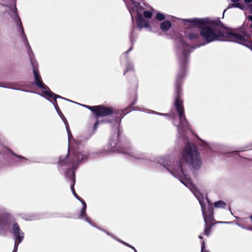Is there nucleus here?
Returning a JSON list of instances; mask_svg holds the SVG:
<instances>
[{
    "label": "nucleus",
    "mask_w": 252,
    "mask_h": 252,
    "mask_svg": "<svg viewBox=\"0 0 252 252\" xmlns=\"http://www.w3.org/2000/svg\"><path fill=\"white\" fill-rule=\"evenodd\" d=\"M130 86L132 87L134 90L133 92L129 96V99L131 102L125 109L117 110L112 107H109L104 105L85 106L86 108L92 112L96 120L93 127L94 132L97 130L99 124H112L114 122L118 123L126 114L135 109L134 105L137 100V89L138 88V81L136 77L134 76L132 81L130 82Z\"/></svg>",
    "instance_id": "obj_1"
},
{
    "label": "nucleus",
    "mask_w": 252,
    "mask_h": 252,
    "mask_svg": "<svg viewBox=\"0 0 252 252\" xmlns=\"http://www.w3.org/2000/svg\"><path fill=\"white\" fill-rule=\"evenodd\" d=\"M188 62V56L185 50L183 51V57L179 61V69L175 80V100L174 106L179 116L180 124L187 127L189 123L185 113L183 100L182 99V85L185 76Z\"/></svg>",
    "instance_id": "obj_2"
},
{
    "label": "nucleus",
    "mask_w": 252,
    "mask_h": 252,
    "mask_svg": "<svg viewBox=\"0 0 252 252\" xmlns=\"http://www.w3.org/2000/svg\"><path fill=\"white\" fill-rule=\"evenodd\" d=\"M184 162L190 165L194 169H199L202 164L199 152L194 146L189 143L186 144L183 149L178 163L180 172L186 178L183 168Z\"/></svg>",
    "instance_id": "obj_3"
},
{
    "label": "nucleus",
    "mask_w": 252,
    "mask_h": 252,
    "mask_svg": "<svg viewBox=\"0 0 252 252\" xmlns=\"http://www.w3.org/2000/svg\"><path fill=\"white\" fill-rule=\"evenodd\" d=\"M224 30H226V27L219 19L214 20L209 19L207 24L202 27L200 31V35L207 43L223 40Z\"/></svg>",
    "instance_id": "obj_4"
},
{
    "label": "nucleus",
    "mask_w": 252,
    "mask_h": 252,
    "mask_svg": "<svg viewBox=\"0 0 252 252\" xmlns=\"http://www.w3.org/2000/svg\"><path fill=\"white\" fill-rule=\"evenodd\" d=\"M208 205L207 209L204 204L200 201L202 215L204 220V230L203 235L209 236L211 232V228L215 224L218 223H223L222 221H216L214 217V208L211 201L207 198Z\"/></svg>",
    "instance_id": "obj_5"
},
{
    "label": "nucleus",
    "mask_w": 252,
    "mask_h": 252,
    "mask_svg": "<svg viewBox=\"0 0 252 252\" xmlns=\"http://www.w3.org/2000/svg\"><path fill=\"white\" fill-rule=\"evenodd\" d=\"M224 39L237 42L252 49V41H249L246 38L247 34L245 32L242 34L237 33L226 27V30H224Z\"/></svg>",
    "instance_id": "obj_6"
},
{
    "label": "nucleus",
    "mask_w": 252,
    "mask_h": 252,
    "mask_svg": "<svg viewBox=\"0 0 252 252\" xmlns=\"http://www.w3.org/2000/svg\"><path fill=\"white\" fill-rule=\"evenodd\" d=\"M120 133L119 130L112 134L110 138L109 142L105 148L106 152H117L120 153H126L125 150L122 147L120 142Z\"/></svg>",
    "instance_id": "obj_7"
},
{
    "label": "nucleus",
    "mask_w": 252,
    "mask_h": 252,
    "mask_svg": "<svg viewBox=\"0 0 252 252\" xmlns=\"http://www.w3.org/2000/svg\"><path fill=\"white\" fill-rule=\"evenodd\" d=\"M209 20V18L200 19L195 18L191 19H184L183 22L185 26H187V24L189 23L190 26L197 27L201 30L202 27H204L205 25L207 24Z\"/></svg>",
    "instance_id": "obj_8"
},
{
    "label": "nucleus",
    "mask_w": 252,
    "mask_h": 252,
    "mask_svg": "<svg viewBox=\"0 0 252 252\" xmlns=\"http://www.w3.org/2000/svg\"><path fill=\"white\" fill-rule=\"evenodd\" d=\"M33 75L34 78V84L38 88L44 90L49 89V87L46 86L42 81L41 77L37 69L33 68Z\"/></svg>",
    "instance_id": "obj_9"
},
{
    "label": "nucleus",
    "mask_w": 252,
    "mask_h": 252,
    "mask_svg": "<svg viewBox=\"0 0 252 252\" xmlns=\"http://www.w3.org/2000/svg\"><path fill=\"white\" fill-rule=\"evenodd\" d=\"M13 234L15 238V240H18L19 239L23 241L24 238V233L21 231L20 226L17 222H15L13 224L12 227Z\"/></svg>",
    "instance_id": "obj_10"
},
{
    "label": "nucleus",
    "mask_w": 252,
    "mask_h": 252,
    "mask_svg": "<svg viewBox=\"0 0 252 252\" xmlns=\"http://www.w3.org/2000/svg\"><path fill=\"white\" fill-rule=\"evenodd\" d=\"M69 179L71 182L70 189L74 196L80 201H82L83 199L76 193L74 189V185L75 184V173L74 171L72 172L71 175L69 177Z\"/></svg>",
    "instance_id": "obj_11"
},
{
    "label": "nucleus",
    "mask_w": 252,
    "mask_h": 252,
    "mask_svg": "<svg viewBox=\"0 0 252 252\" xmlns=\"http://www.w3.org/2000/svg\"><path fill=\"white\" fill-rule=\"evenodd\" d=\"M136 23L138 27L140 29L150 27V24L148 22L144 19L142 15L140 14L137 15L136 17Z\"/></svg>",
    "instance_id": "obj_12"
},
{
    "label": "nucleus",
    "mask_w": 252,
    "mask_h": 252,
    "mask_svg": "<svg viewBox=\"0 0 252 252\" xmlns=\"http://www.w3.org/2000/svg\"><path fill=\"white\" fill-rule=\"evenodd\" d=\"M171 26V22L170 21L166 20L160 23V29L162 32H166L168 31Z\"/></svg>",
    "instance_id": "obj_13"
},
{
    "label": "nucleus",
    "mask_w": 252,
    "mask_h": 252,
    "mask_svg": "<svg viewBox=\"0 0 252 252\" xmlns=\"http://www.w3.org/2000/svg\"><path fill=\"white\" fill-rule=\"evenodd\" d=\"M83 159V155L79 152H75L73 154V159L72 161V164L73 166L76 163L81 162Z\"/></svg>",
    "instance_id": "obj_14"
},
{
    "label": "nucleus",
    "mask_w": 252,
    "mask_h": 252,
    "mask_svg": "<svg viewBox=\"0 0 252 252\" xmlns=\"http://www.w3.org/2000/svg\"><path fill=\"white\" fill-rule=\"evenodd\" d=\"M55 95V94L53 93L49 88V89L45 90V91H43L42 92V96L44 97L49 99V98H53Z\"/></svg>",
    "instance_id": "obj_15"
},
{
    "label": "nucleus",
    "mask_w": 252,
    "mask_h": 252,
    "mask_svg": "<svg viewBox=\"0 0 252 252\" xmlns=\"http://www.w3.org/2000/svg\"><path fill=\"white\" fill-rule=\"evenodd\" d=\"M81 203L83 204V208H82L81 213H80V218H85V216H87V214H86L87 204L84 200H82V201H81Z\"/></svg>",
    "instance_id": "obj_16"
},
{
    "label": "nucleus",
    "mask_w": 252,
    "mask_h": 252,
    "mask_svg": "<svg viewBox=\"0 0 252 252\" xmlns=\"http://www.w3.org/2000/svg\"><path fill=\"white\" fill-rule=\"evenodd\" d=\"M8 225V219L5 217H0V227L4 228Z\"/></svg>",
    "instance_id": "obj_17"
},
{
    "label": "nucleus",
    "mask_w": 252,
    "mask_h": 252,
    "mask_svg": "<svg viewBox=\"0 0 252 252\" xmlns=\"http://www.w3.org/2000/svg\"><path fill=\"white\" fill-rule=\"evenodd\" d=\"M187 36L190 40H197L199 37V35L198 33L193 32L188 33Z\"/></svg>",
    "instance_id": "obj_18"
},
{
    "label": "nucleus",
    "mask_w": 252,
    "mask_h": 252,
    "mask_svg": "<svg viewBox=\"0 0 252 252\" xmlns=\"http://www.w3.org/2000/svg\"><path fill=\"white\" fill-rule=\"evenodd\" d=\"M226 205L225 202L222 200H219L214 203V206L216 208H224Z\"/></svg>",
    "instance_id": "obj_19"
},
{
    "label": "nucleus",
    "mask_w": 252,
    "mask_h": 252,
    "mask_svg": "<svg viewBox=\"0 0 252 252\" xmlns=\"http://www.w3.org/2000/svg\"><path fill=\"white\" fill-rule=\"evenodd\" d=\"M232 7H237L240 8L241 9H243L244 6V5L241 4L240 3H233L229 4L228 8H232Z\"/></svg>",
    "instance_id": "obj_20"
},
{
    "label": "nucleus",
    "mask_w": 252,
    "mask_h": 252,
    "mask_svg": "<svg viewBox=\"0 0 252 252\" xmlns=\"http://www.w3.org/2000/svg\"><path fill=\"white\" fill-rule=\"evenodd\" d=\"M18 18H19V30H20V31H21V32L22 33V35L23 36H24L26 38H27L26 34H25V33L24 32V28H23V27L22 23V22L21 21V19H20L19 17H18ZM26 40H27V39H26Z\"/></svg>",
    "instance_id": "obj_21"
},
{
    "label": "nucleus",
    "mask_w": 252,
    "mask_h": 252,
    "mask_svg": "<svg viewBox=\"0 0 252 252\" xmlns=\"http://www.w3.org/2000/svg\"><path fill=\"white\" fill-rule=\"evenodd\" d=\"M53 104H54V106H55L57 111L58 112L59 114L61 116V117L63 116L65 119L64 116L62 114L61 111L60 110V109L59 108V107L58 106L57 100H55V102H53Z\"/></svg>",
    "instance_id": "obj_22"
},
{
    "label": "nucleus",
    "mask_w": 252,
    "mask_h": 252,
    "mask_svg": "<svg viewBox=\"0 0 252 252\" xmlns=\"http://www.w3.org/2000/svg\"><path fill=\"white\" fill-rule=\"evenodd\" d=\"M21 239H18V240H15L14 247L12 252H17L19 244L22 242Z\"/></svg>",
    "instance_id": "obj_23"
},
{
    "label": "nucleus",
    "mask_w": 252,
    "mask_h": 252,
    "mask_svg": "<svg viewBox=\"0 0 252 252\" xmlns=\"http://www.w3.org/2000/svg\"><path fill=\"white\" fill-rule=\"evenodd\" d=\"M156 19L159 21H161L165 19V16L164 14L158 12L156 15Z\"/></svg>",
    "instance_id": "obj_24"
},
{
    "label": "nucleus",
    "mask_w": 252,
    "mask_h": 252,
    "mask_svg": "<svg viewBox=\"0 0 252 252\" xmlns=\"http://www.w3.org/2000/svg\"><path fill=\"white\" fill-rule=\"evenodd\" d=\"M143 15L146 18H151L153 16V13L150 11H145L143 12Z\"/></svg>",
    "instance_id": "obj_25"
},
{
    "label": "nucleus",
    "mask_w": 252,
    "mask_h": 252,
    "mask_svg": "<svg viewBox=\"0 0 252 252\" xmlns=\"http://www.w3.org/2000/svg\"><path fill=\"white\" fill-rule=\"evenodd\" d=\"M120 243H121L122 244L125 245V246L128 247H129L131 249H133L135 252H137V251L135 249V248L134 247H133L132 246L129 245V244L122 241V240H118Z\"/></svg>",
    "instance_id": "obj_26"
},
{
    "label": "nucleus",
    "mask_w": 252,
    "mask_h": 252,
    "mask_svg": "<svg viewBox=\"0 0 252 252\" xmlns=\"http://www.w3.org/2000/svg\"><path fill=\"white\" fill-rule=\"evenodd\" d=\"M66 130L67 131L68 139H69V140H70V138L72 137V135L71 131L69 129L68 124L67 123V125H66Z\"/></svg>",
    "instance_id": "obj_27"
},
{
    "label": "nucleus",
    "mask_w": 252,
    "mask_h": 252,
    "mask_svg": "<svg viewBox=\"0 0 252 252\" xmlns=\"http://www.w3.org/2000/svg\"><path fill=\"white\" fill-rule=\"evenodd\" d=\"M205 242H204V241H203L202 242V245H201V252H210L208 251L205 250Z\"/></svg>",
    "instance_id": "obj_28"
},
{
    "label": "nucleus",
    "mask_w": 252,
    "mask_h": 252,
    "mask_svg": "<svg viewBox=\"0 0 252 252\" xmlns=\"http://www.w3.org/2000/svg\"><path fill=\"white\" fill-rule=\"evenodd\" d=\"M66 161H67L66 158H64V159H63L62 160L60 159L59 164L61 165V166H63L66 164Z\"/></svg>",
    "instance_id": "obj_29"
},
{
    "label": "nucleus",
    "mask_w": 252,
    "mask_h": 252,
    "mask_svg": "<svg viewBox=\"0 0 252 252\" xmlns=\"http://www.w3.org/2000/svg\"><path fill=\"white\" fill-rule=\"evenodd\" d=\"M11 153H12V155H13L14 156H15V157H16L18 158H20V159H22V160H25V159H26V158H24V157H21V156H18V155H17L16 154H15L14 153H13V152H11Z\"/></svg>",
    "instance_id": "obj_30"
},
{
    "label": "nucleus",
    "mask_w": 252,
    "mask_h": 252,
    "mask_svg": "<svg viewBox=\"0 0 252 252\" xmlns=\"http://www.w3.org/2000/svg\"><path fill=\"white\" fill-rule=\"evenodd\" d=\"M57 98H63V97L61 96L55 94V95L54 96V101L53 102H55V100H57Z\"/></svg>",
    "instance_id": "obj_31"
},
{
    "label": "nucleus",
    "mask_w": 252,
    "mask_h": 252,
    "mask_svg": "<svg viewBox=\"0 0 252 252\" xmlns=\"http://www.w3.org/2000/svg\"><path fill=\"white\" fill-rule=\"evenodd\" d=\"M248 19L252 22V24L250 25V27L252 28V15H250L248 17Z\"/></svg>",
    "instance_id": "obj_32"
},
{
    "label": "nucleus",
    "mask_w": 252,
    "mask_h": 252,
    "mask_svg": "<svg viewBox=\"0 0 252 252\" xmlns=\"http://www.w3.org/2000/svg\"><path fill=\"white\" fill-rule=\"evenodd\" d=\"M85 220L86 221H87L88 222H90V218L88 217L87 216H85Z\"/></svg>",
    "instance_id": "obj_33"
},
{
    "label": "nucleus",
    "mask_w": 252,
    "mask_h": 252,
    "mask_svg": "<svg viewBox=\"0 0 252 252\" xmlns=\"http://www.w3.org/2000/svg\"><path fill=\"white\" fill-rule=\"evenodd\" d=\"M132 46H133V45L132 44V45H131V47H130V48L129 49V50H128L127 51H126V52H125V53H126V54H127V53H128L129 52H130V51L132 50Z\"/></svg>",
    "instance_id": "obj_34"
},
{
    "label": "nucleus",
    "mask_w": 252,
    "mask_h": 252,
    "mask_svg": "<svg viewBox=\"0 0 252 252\" xmlns=\"http://www.w3.org/2000/svg\"><path fill=\"white\" fill-rule=\"evenodd\" d=\"M244 1L246 3H249L252 2V0H244Z\"/></svg>",
    "instance_id": "obj_35"
},
{
    "label": "nucleus",
    "mask_w": 252,
    "mask_h": 252,
    "mask_svg": "<svg viewBox=\"0 0 252 252\" xmlns=\"http://www.w3.org/2000/svg\"><path fill=\"white\" fill-rule=\"evenodd\" d=\"M158 114L162 116H169L168 114L166 113H159Z\"/></svg>",
    "instance_id": "obj_36"
},
{
    "label": "nucleus",
    "mask_w": 252,
    "mask_h": 252,
    "mask_svg": "<svg viewBox=\"0 0 252 252\" xmlns=\"http://www.w3.org/2000/svg\"><path fill=\"white\" fill-rule=\"evenodd\" d=\"M183 44L184 45L186 46L187 47H189V44H188V43H185V42H183Z\"/></svg>",
    "instance_id": "obj_37"
},
{
    "label": "nucleus",
    "mask_w": 252,
    "mask_h": 252,
    "mask_svg": "<svg viewBox=\"0 0 252 252\" xmlns=\"http://www.w3.org/2000/svg\"><path fill=\"white\" fill-rule=\"evenodd\" d=\"M233 3H239V0H231Z\"/></svg>",
    "instance_id": "obj_38"
},
{
    "label": "nucleus",
    "mask_w": 252,
    "mask_h": 252,
    "mask_svg": "<svg viewBox=\"0 0 252 252\" xmlns=\"http://www.w3.org/2000/svg\"><path fill=\"white\" fill-rule=\"evenodd\" d=\"M61 118H62V119L63 120V121H64V124H66V122H65V121H64V120H65V121L67 122V121H66V119H65V118L64 119L63 116H61ZM66 125H66V124H65V126H66Z\"/></svg>",
    "instance_id": "obj_39"
},
{
    "label": "nucleus",
    "mask_w": 252,
    "mask_h": 252,
    "mask_svg": "<svg viewBox=\"0 0 252 252\" xmlns=\"http://www.w3.org/2000/svg\"><path fill=\"white\" fill-rule=\"evenodd\" d=\"M128 70H129V69H126L124 71V75H125V74H126V73L127 72H128Z\"/></svg>",
    "instance_id": "obj_40"
},
{
    "label": "nucleus",
    "mask_w": 252,
    "mask_h": 252,
    "mask_svg": "<svg viewBox=\"0 0 252 252\" xmlns=\"http://www.w3.org/2000/svg\"><path fill=\"white\" fill-rule=\"evenodd\" d=\"M198 238H199V239H203V237L201 235H199V236H198Z\"/></svg>",
    "instance_id": "obj_41"
},
{
    "label": "nucleus",
    "mask_w": 252,
    "mask_h": 252,
    "mask_svg": "<svg viewBox=\"0 0 252 252\" xmlns=\"http://www.w3.org/2000/svg\"><path fill=\"white\" fill-rule=\"evenodd\" d=\"M17 11V8L16 7H15L14 12L17 14L16 11Z\"/></svg>",
    "instance_id": "obj_42"
},
{
    "label": "nucleus",
    "mask_w": 252,
    "mask_h": 252,
    "mask_svg": "<svg viewBox=\"0 0 252 252\" xmlns=\"http://www.w3.org/2000/svg\"><path fill=\"white\" fill-rule=\"evenodd\" d=\"M107 235H111L110 233L107 231H105Z\"/></svg>",
    "instance_id": "obj_43"
},
{
    "label": "nucleus",
    "mask_w": 252,
    "mask_h": 252,
    "mask_svg": "<svg viewBox=\"0 0 252 252\" xmlns=\"http://www.w3.org/2000/svg\"><path fill=\"white\" fill-rule=\"evenodd\" d=\"M170 171V173H171L172 174H173V172H172V171Z\"/></svg>",
    "instance_id": "obj_44"
},
{
    "label": "nucleus",
    "mask_w": 252,
    "mask_h": 252,
    "mask_svg": "<svg viewBox=\"0 0 252 252\" xmlns=\"http://www.w3.org/2000/svg\"><path fill=\"white\" fill-rule=\"evenodd\" d=\"M181 182H182V183H183V184H185V183H184V182H183L182 181H181Z\"/></svg>",
    "instance_id": "obj_45"
},
{
    "label": "nucleus",
    "mask_w": 252,
    "mask_h": 252,
    "mask_svg": "<svg viewBox=\"0 0 252 252\" xmlns=\"http://www.w3.org/2000/svg\"><path fill=\"white\" fill-rule=\"evenodd\" d=\"M181 182H182V183H183V184H185V183H184V182H183L182 181H181Z\"/></svg>",
    "instance_id": "obj_46"
},
{
    "label": "nucleus",
    "mask_w": 252,
    "mask_h": 252,
    "mask_svg": "<svg viewBox=\"0 0 252 252\" xmlns=\"http://www.w3.org/2000/svg\"><path fill=\"white\" fill-rule=\"evenodd\" d=\"M188 28L189 29H190V28L189 26H188Z\"/></svg>",
    "instance_id": "obj_47"
},
{
    "label": "nucleus",
    "mask_w": 252,
    "mask_h": 252,
    "mask_svg": "<svg viewBox=\"0 0 252 252\" xmlns=\"http://www.w3.org/2000/svg\"><path fill=\"white\" fill-rule=\"evenodd\" d=\"M250 6H251V7H252V4H251Z\"/></svg>",
    "instance_id": "obj_48"
},
{
    "label": "nucleus",
    "mask_w": 252,
    "mask_h": 252,
    "mask_svg": "<svg viewBox=\"0 0 252 252\" xmlns=\"http://www.w3.org/2000/svg\"><path fill=\"white\" fill-rule=\"evenodd\" d=\"M251 13H252V10H251Z\"/></svg>",
    "instance_id": "obj_49"
}]
</instances>
